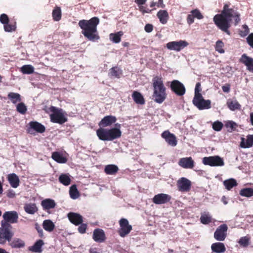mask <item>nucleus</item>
<instances>
[{"instance_id":"nucleus-1","label":"nucleus","mask_w":253,"mask_h":253,"mask_svg":"<svg viewBox=\"0 0 253 253\" xmlns=\"http://www.w3.org/2000/svg\"><path fill=\"white\" fill-rule=\"evenodd\" d=\"M240 14L234 8L230 7V4H225L220 14H216L213 17V21L216 26L228 35L231 33L229 29L231 27L232 18H234L235 25L240 21Z\"/></svg>"},{"instance_id":"nucleus-2","label":"nucleus","mask_w":253,"mask_h":253,"mask_svg":"<svg viewBox=\"0 0 253 253\" xmlns=\"http://www.w3.org/2000/svg\"><path fill=\"white\" fill-rule=\"evenodd\" d=\"M99 23V19L93 17L89 20H81L78 25L82 30V34L88 40L95 42L100 39L97 26Z\"/></svg>"},{"instance_id":"nucleus-3","label":"nucleus","mask_w":253,"mask_h":253,"mask_svg":"<svg viewBox=\"0 0 253 253\" xmlns=\"http://www.w3.org/2000/svg\"><path fill=\"white\" fill-rule=\"evenodd\" d=\"M153 87V98L155 102L161 104L167 98L166 88L161 77L155 76L152 79Z\"/></svg>"},{"instance_id":"nucleus-4","label":"nucleus","mask_w":253,"mask_h":253,"mask_svg":"<svg viewBox=\"0 0 253 253\" xmlns=\"http://www.w3.org/2000/svg\"><path fill=\"white\" fill-rule=\"evenodd\" d=\"M121 125L117 123L115 127L111 128H99L96 130V135L99 139L102 141H112L121 137L122 131Z\"/></svg>"},{"instance_id":"nucleus-5","label":"nucleus","mask_w":253,"mask_h":253,"mask_svg":"<svg viewBox=\"0 0 253 253\" xmlns=\"http://www.w3.org/2000/svg\"><path fill=\"white\" fill-rule=\"evenodd\" d=\"M12 227L8 223H2L0 228V244L4 245L6 241L10 242L14 236Z\"/></svg>"},{"instance_id":"nucleus-6","label":"nucleus","mask_w":253,"mask_h":253,"mask_svg":"<svg viewBox=\"0 0 253 253\" xmlns=\"http://www.w3.org/2000/svg\"><path fill=\"white\" fill-rule=\"evenodd\" d=\"M49 110L53 113L50 115L51 122L62 125L67 122L68 119L63 113L62 109H58L54 106H51Z\"/></svg>"},{"instance_id":"nucleus-7","label":"nucleus","mask_w":253,"mask_h":253,"mask_svg":"<svg viewBox=\"0 0 253 253\" xmlns=\"http://www.w3.org/2000/svg\"><path fill=\"white\" fill-rule=\"evenodd\" d=\"M193 104L200 110L208 109L211 108V101L210 100H205L202 94L196 95L193 99Z\"/></svg>"},{"instance_id":"nucleus-8","label":"nucleus","mask_w":253,"mask_h":253,"mask_svg":"<svg viewBox=\"0 0 253 253\" xmlns=\"http://www.w3.org/2000/svg\"><path fill=\"white\" fill-rule=\"evenodd\" d=\"M203 163L211 167L223 166L224 165L223 159L218 156L205 157L203 159Z\"/></svg>"},{"instance_id":"nucleus-9","label":"nucleus","mask_w":253,"mask_h":253,"mask_svg":"<svg viewBox=\"0 0 253 253\" xmlns=\"http://www.w3.org/2000/svg\"><path fill=\"white\" fill-rule=\"evenodd\" d=\"M170 88L171 91L177 96H183L186 92V89L184 84L176 80L171 82Z\"/></svg>"},{"instance_id":"nucleus-10","label":"nucleus","mask_w":253,"mask_h":253,"mask_svg":"<svg viewBox=\"0 0 253 253\" xmlns=\"http://www.w3.org/2000/svg\"><path fill=\"white\" fill-rule=\"evenodd\" d=\"M120 228L118 230L120 236L124 237L132 230V226L129 224L128 220L126 218H121L119 221Z\"/></svg>"},{"instance_id":"nucleus-11","label":"nucleus","mask_w":253,"mask_h":253,"mask_svg":"<svg viewBox=\"0 0 253 253\" xmlns=\"http://www.w3.org/2000/svg\"><path fill=\"white\" fill-rule=\"evenodd\" d=\"M192 183L185 177H181L177 181L176 186L178 190L182 192H187L191 188Z\"/></svg>"},{"instance_id":"nucleus-12","label":"nucleus","mask_w":253,"mask_h":253,"mask_svg":"<svg viewBox=\"0 0 253 253\" xmlns=\"http://www.w3.org/2000/svg\"><path fill=\"white\" fill-rule=\"evenodd\" d=\"M189 43L185 41H173L168 42L167 44L168 49L176 51H180L181 50L187 46Z\"/></svg>"},{"instance_id":"nucleus-13","label":"nucleus","mask_w":253,"mask_h":253,"mask_svg":"<svg viewBox=\"0 0 253 253\" xmlns=\"http://www.w3.org/2000/svg\"><path fill=\"white\" fill-rule=\"evenodd\" d=\"M228 227L226 224L220 225L214 233V238L217 241H223L226 237V232Z\"/></svg>"},{"instance_id":"nucleus-14","label":"nucleus","mask_w":253,"mask_h":253,"mask_svg":"<svg viewBox=\"0 0 253 253\" xmlns=\"http://www.w3.org/2000/svg\"><path fill=\"white\" fill-rule=\"evenodd\" d=\"M3 218L4 221H1L2 223H17L18 218V215L15 211H6L3 214Z\"/></svg>"},{"instance_id":"nucleus-15","label":"nucleus","mask_w":253,"mask_h":253,"mask_svg":"<svg viewBox=\"0 0 253 253\" xmlns=\"http://www.w3.org/2000/svg\"><path fill=\"white\" fill-rule=\"evenodd\" d=\"M162 138L165 139V141L169 145L171 146H175L177 145V140L176 136L170 133L169 130L164 131L161 134Z\"/></svg>"},{"instance_id":"nucleus-16","label":"nucleus","mask_w":253,"mask_h":253,"mask_svg":"<svg viewBox=\"0 0 253 253\" xmlns=\"http://www.w3.org/2000/svg\"><path fill=\"white\" fill-rule=\"evenodd\" d=\"M116 121L117 118L114 116H106L99 122L98 126L99 128H105L107 126H111L113 124L115 123Z\"/></svg>"},{"instance_id":"nucleus-17","label":"nucleus","mask_w":253,"mask_h":253,"mask_svg":"<svg viewBox=\"0 0 253 253\" xmlns=\"http://www.w3.org/2000/svg\"><path fill=\"white\" fill-rule=\"evenodd\" d=\"M178 164L184 169H192L194 167L195 162L192 157H185L180 158Z\"/></svg>"},{"instance_id":"nucleus-18","label":"nucleus","mask_w":253,"mask_h":253,"mask_svg":"<svg viewBox=\"0 0 253 253\" xmlns=\"http://www.w3.org/2000/svg\"><path fill=\"white\" fill-rule=\"evenodd\" d=\"M171 199L170 196L164 193L156 195L153 198V202L156 204L161 205L167 203Z\"/></svg>"},{"instance_id":"nucleus-19","label":"nucleus","mask_w":253,"mask_h":253,"mask_svg":"<svg viewBox=\"0 0 253 253\" xmlns=\"http://www.w3.org/2000/svg\"><path fill=\"white\" fill-rule=\"evenodd\" d=\"M239 62L244 64L250 72L253 73V58L243 54L239 59Z\"/></svg>"},{"instance_id":"nucleus-20","label":"nucleus","mask_w":253,"mask_h":253,"mask_svg":"<svg viewBox=\"0 0 253 253\" xmlns=\"http://www.w3.org/2000/svg\"><path fill=\"white\" fill-rule=\"evenodd\" d=\"M92 238L96 242L102 243L104 242L106 236L104 231L100 228L94 229L93 232Z\"/></svg>"},{"instance_id":"nucleus-21","label":"nucleus","mask_w":253,"mask_h":253,"mask_svg":"<svg viewBox=\"0 0 253 253\" xmlns=\"http://www.w3.org/2000/svg\"><path fill=\"white\" fill-rule=\"evenodd\" d=\"M68 217L70 222L75 225H80L83 221L82 216L77 213L70 212Z\"/></svg>"},{"instance_id":"nucleus-22","label":"nucleus","mask_w":253,"mask_h":253,"mask_svg":"<svg viewBox=\"0 0 253 253\" xmlns=\"http://www.w3.org/2000/svg\"><path fill=\"white\" fill-rule=\"evenodd\" d=\"M7 179L12 187L16 188L19 185V178L15 173L8 174L7 176Z\"/></svg>"},{"instance_id":"nucleus-23","label":"nucleus","mask_w":253,"mask_h":253,"mask_svg":"<svg viewBox=\"0 0 253 253\" xmlns=\"http://www.w3.org/2000/svg\"><path fill=\"white\" fill-rule=\"evenodd\" d=\"M253 145V134H249L247 136L246 139L244 137L241 138L240 147L243 148H249Z\"/></svg>"},{"instance_id":"nucleus-24","label":"nucleus","mask_w":253,"mask_h":253,"mask_svg":"<svg viewBox=\"0 0 253 253\" xmlns=\"http://www.w3.org/2000/svg\"><path fill=\"white\" fill-rule=\"evenodd\" d=\"M30 128L37 132L42 133L45 131V126L37 121H32L29 123Z\"/></svg>"},{"instance_id":"nucleus-25","label":"nucleus","mask_w":253,"mask_h":253,"mask_svg":"<svg viewBox=\"0 0 253 253\" xmlns=\"http://www.w3.org/2000/svg\"><path fill=\"white\" fill-rule=\"evenodd\" d=\"M44 242L42 240H38L32 246L29 247L28 250L34 253H41L42 252V247Z\"/></svg>"},{"instance_id":"nucleus-26","label":"nucleus","mask_w":253,"mask_h":253,"mask_svg":"<svg viewBox=\"0 0 253 253\" xmlns=\"http://www.w3.org/2000/svg\"><path fill=\"white\" fill-rule=\"evenodd\" d=\"M41 205L44 211H47L54 208L56 206V203L52 199H46L42 201Z\"/></svg>"},{"instance_id":"nucleus-27","label":"nucleus","mask_w":253,"mask_h":253,"mask_svg":"<svg viewBox=\"0 0 253 253\" xmlns=\"http://www.w3.org/2000/svg\"><path fill=\"white\" fill-rule=\"evenodd\" d=\"M211 249L213 252L215 253H223L226 251L224 244L220 242L213 243L211 246Z\"/></svg>"},{"instance_id":"nucleus-28","label":"nucleus","mask_w":253,"mask_h":253,"mask_svg":"<svg viewBox=\"0 0 253 253\" xmlns=\"http://www.w3.org/2000/svg\"><path fill=\"white\" fill-rule=\"evenodd\" d=\"M160 22L163 24H166L169 18L168 11L166 10H160L157 14Z\"/></svg>"},{"instance_id":"nucleus-29","label":"nucleus","mask_w":253,"mask_h":253,"mask_svg":"<svg viewBox=\"0 0 253 253\" xmlns=\"http://www.w3.org/2000/svg\"><path fill=\"white\" fill-rule=\"evenodd\" d=\"M24 209L26 212L30 214H34L38 211V208L35 203L25 204Z\"/></svg>"},{"instance_id":"nucleus-30","label":"nucleus","mask_w":253,"mask_h":253,"mask_svg":"<svg viewBox=\"0 0 253 253\" xmlns=\"http://www.w3.org/2000/svg\"><path fill=\"white\" fill-rule=\"evenodd\" d=\"M132 97L134 101L138 104L143 105L145 101L143 95L137 91H134L132 94Z\"/></svg>"},{"instance_id":"nucleus-31","label":"nucleus","mask_w":253,"mask_h":253,"mask_svg":"<svg viewBox=\"0 0 253 253\" xmlns=\"http://www.w3.org/2000/svg\"><path fill=\"white\" fill-rule=\"evenodd\" d=\"M119 170L118 167L115 165H108L105 166L104 172L107 174L114 175L118 172Z\"/></svg>"},{"instance_id":"nucleus-32","label":"nucleus","mask_w":253,"mask_h":253,"mask_svg":"<svg viewBox=\"0 0 253 253\" xmlns=\"http://www.w3.org/2000/svg\"><path fill=\"white\" fill-rule=\"evenodd\" d=\"M223 185L227 190H230L234 187L237 186L238 183L235 179L231 178L224 180Z\"/></svg>"},{"instance_id":"nucleus-33","label":"nucleus","mask_w":253,"mask_h":253,"mask_svg":"<svg viewBox=\"0 0 253 253\" xmlns=\"http://www.w3.org/2000/svg\"><path fill=\"white\" fill-rule=\"evenodd\" d=\"M9 243L12 248H21L24 247L25 245L24 242L18 238H15Z\"/></svg>"},{"instance_id":"nucleus-34","label":"nucleus","mask_w":253,"mask_h":253,"mask_svg":"<svg viewBox=\"0 0 253 253\" xmlns=\"http://www.w3.org/2000/svg\"><path fill=\"white\" fill-rule=\"evenodd\" d=\"M52 16L55 21H59L61 20L62 12L60 7L56 6L54 7L52 12Z\"/></svg>"},{"instance_id":"nucleus-35","label":"nucleus","mask_w":253,"mask_h":253,"mask_svg":"<svg viewBox=\"0 0 253 253\" xmlns=\"http://www.w3.org/2000/svg\"><path fill=\"white\" fill-rule=\"evenodd\" d=\"M122 71L118 67H113L109 70V76L111 77L120 78L122 75Z\"/></svg>"},{"instance_id":"nucleus-36","label":"nucleus","mask_w":253,"mask_h":253,"mask_svg":"<svg viewBox=\"0 0 253 253\" xmlns=\"http://www.w3.org/2000/svg\"><path fill=\"white\" fill-rule=\"evenodd\" d=\"M42 227L46 231L51 232L54 230L55 225L51 220L46 219L44 220L42 223Z\"/></svg>"},{"instance_id":"nucleus-37","label":"nucleus","mask_w":253,"mask_h":253,"mask_svg":"<svg viewBox=\"0 0 253 253\" xmlns=\"http://www.w3.org/2000/svg\"><path fill=\"white\" fill-rule=\"evenodd\" d=\"M227 105L229 109L231 111L236 110H240L241 109V105L237 100H228Z\"/></svg>"},{"instance_id":"nucleus-38","label":"nucleus","mask_w":253,"mask_h":253,"mask_svg":"<svg viewBox=\"0 0 253 253\" xmlns=\"http://www.w3.org/2000/svg\"><path fill=\"white\" fill-rule=\"evenodd\" d=\"M59 181L65 186H68L70 184L71 179L68 174L62 173L59 177Z\"/></svg>"},{"instance_id":"nucleus-39","label":"nucleus","mask_w":253,"mask_h":253,"mask_svg":"<svg viewBox=\"0 0 253 253\" xmlns=\"http://www.w3.org/2000/svg\"><path fill=\"white\" fill-rule=\"evenodd\" d=\"M51 157L54 161L59 163H65L67 162L66 158L58 152H53Z\"/></svg>"},{"instance_id":"nucleus-40","label":"nucleus","mask_w":253,"mask_h":253,"mask_svg":"<svg viewBox=\"0 0 253 253\" xmlns=\"http://www.w3.org/2000/svg\"><path fill=\"white\" fill-rule=\"evenodd\" d=\"M124 33L122 31H119L116 33H111L110 34V39L115 43H119L121 42V37Z\"/></svg>"},{"instance_id":"nucleus-41","label":"nucleus","mask_w":253,"mask_h":253,"mask_svg":"<svg viewBox=\"0 0 253 253\" xmlns=\"http://www.w3.org/2000/svg\"><path fill=\"white\" fill-rule=\"evenodd\" d=\"M7 97L13 104H16L21 100V95L18 93L9 92Z\"/></svg>"},{"instance_id":"nucleus-42","label":"nucleus","mask_w":253,"mask_h":253,"mask_svg":"<svg viewBox=\"0 0 253 253\" xmlns=\"http://www.w3.org/2000/svg\"><path fill=\"white\" fill-rule=\"evenodd\" d=\"M69 194L70 197L73 199H76L80 196V193L76 185H73L70 188Z\"/></svg>"},{"instance_id":"nucleus-43","label":"nucleus","mask_w":253,"mask_h":253,"mask_svg":"<svg viewBox=\"0 0 253 253\" xmlns=\"http://www.w3.org/2000/svg\"><path fill=\"white\" fill-rule=\"evenodd\" d=\"M240 195L243 197H251L253 196V188H244L240 191Z\"/></svg>"},{"instance_id":"nucleus-44","label":"nucleus","mask_w":253,"mask_h":253,"mask_svg":"<svg viewBox=\"0 0 253 253\" xmlns=\"http://www.w3.org/2000/svg\"><path fill=\"white\" fill-rule=\"evenodd\" d=\"M20 71L25 74H31L34 72V68L31 65H25L21 68Z\"/></svg>"},{"instance_id":"nucleus-45","label":"nucleus","mask_w":253,"mask_h":253,"mask_svg":"<svg viewBox=\"0 0 253 253\" xmlns=\"http://www.w3.org/2000/svg\"><path fill=\"white\" fill-rule=\"evenodd\" d=\"M250 242V238L248 236L242 237L238 241L239 245L243 247H247L249 245Z\"/></svg>"},{"instance_id":"nucleus-46","label":"nucleus","mask_w":253,"mask_h":253,"mask_svg":"<svg viewBox=\"0 0 253 253\" xmlns=\"http://www.w3.org/2000/svg\"><path fill=\"white\" fill-rule=\"evenodd\" d=\"M16 110L21 114H25L27 110V106L23 102H20L16 106Z\"/></svg>"},{"instance_id":"nucleus-47","label":"nucleus","mask_w":253,"mask_h":253,"mask_svg":"<svg viewBox=\"0 0 253 253\" xmlns=\"http://www.w3.org/2000/svg\"><path fill=\"white\" fill-rule=\"evenodd\" d=\"M4 30L6 32H11L12 31H14L16 30V22H14L13 24L7 23L4 25L3 26Z\"/></svg>"},{"instance_id":"nucleus-48","label":"nucleus","mask_w":253,"mask_h":253,"mask_svg":"<svg viewBox=\"0 0 253 253\" xmlns=\"http://www.w3.org/2000/svg\"><path fill=\"white\" fill-rule=\"evenodd\" d=\"M225 126L226 128H229L228 129V131L232 132L236 129L237 124L232 121H228L226 123Z\"/></svg>"},{"instance_id":"nucleus-49","label":"nucleus","mask_w":253,"mask_h":253,"mask_svg":"<svg viewBox=\"0 0 253 253\" xmlns=\"http://www.w3.org/2000/svg\"><path fill=\"white\" fill-rule=\"evenodd\" d=\"M223 46H224L223 42L221 41L218 40L216 42L215 50L217 51H218L219 53H223L225 52V51L223 48Z\"/></svg>"},{"instance_id":"nucleus-50","label":"nucleus","mask_w":253,"mask_h":253,"mask_svg":"<svg viewBox=\"0 0 253 253\" xmlns=\"http://www.w3.org/2000/svg\"><path fill=\"white\" fill-rule=\"evenodd\" d=\"M200 221L204 224H208L211 222V218L207 214H203L201 216Z\"/></svg>"},{"instance_id":"nucleus-51","label":"nucleus","mask_w":253,"mask_h":253,"mask_svg":"<svg viewBox=\"0 0 253 253\" xmlns=\"http://www.w3.org/2000/svg\"><path fill=\"white\" fill-rule=\"evenodd\" d=\"M212 126L213 130L216 131H219L223 128V125L221 122L217 121L212 124Z\"/></svg>"},{"instance_id":"nucleus-52","label":"nucleus","mask_w":253,"mask_h":253,"mask_svg":"<svg viewBox=\"0 0 253 253\" xmlns=\"http://www.w3.org/2000/svg\"><path fill=\"white\" fill-rule=\"evenodd\" d=\"M190 13L194 16V18H196L198 19H202L204 17L198 9L192 10Z\"/></svg>"},{"instance_id":"nucleus-53","label":"nucleus","mask_w":253,"mask_h":253,"mask_svg":"<svg viewBox=\"0 0 253 253\" xmlns=\"http://www.w3.org/2000/svg\"><path fill=\"white\" fill-rule=\"evenodd\" d=\"M150 7H153L156 6L158 7L164 8L165 5L164 4L163 0H158V2L152 1L150 4Z\"/></svg>"},{"instance_id":"nucleus-54","label":"nucleus","mask_w":253,"mask_h":253,"mask_svg":"<svg viewBox=\"0 0 253 253\" xmlns=\"http://www.w3.org/2000/svg\"><path fill=\"white\" fill-rule=\"evenodd\" d=\"M0 22L3 25L7 24L9 22V18L8 16L4 13H3L0 16Z\"/></svg>"},{"instance_id":"nucleus-55","label":"nucleus","mask_w":253,"mask_h":253,"mask_svg":"<svg viewBox=\"0 0 253 253\" xmlns=\"http://www.w3.org/2000/svg\"><path fill=\"white\" fill-rule=\"evenodd\" d=\"M242 27H243V29H244V31H241L240 34L242 37H245L249 33V28H248V26L246 25H243L242 26Z\"/></svg>"},{"instance_id":"nucleus-56","label":"nucleus","mask_w":253,"mask_h":253,"mask_svg":"<svg viewBox=\"0 0 253 253\" xmlns=\"http://www.w3.org/2000/svg\"><path fill=\"white\" fill-rule=\"evenodd\" d=\"M154 9H155V8H153V9H149L147 7L141 5L139 6V10L140 11H141L143 13H151L152 11Z\"/></svg>"},{"instance_id":"nucleus-57","label":"nucleus","mask_w":253,"mask_h":253,"mask_svg":"<svg viewBox=\"0 0 253 253\" xmlns=\"http://www.w3.org/2000/svg\"><path fill=\"white\" fill-rule=\"evenodd\" d=\"M80 224V226H79V227H78V231L80 233L84 234L86 231L87 228V225L86 224L82 223Z\"/></svg>"},{"instance_id":"nucleus-58","label":"nucleus","mask_w":253,"mask_h":253,"mask_svg":"<svg viewBox=\"0 0 253 253\" xmlns=\"http://www.w3.org/2000/svg\"><path fill=\"white\" fill-rule=\"evenodd\" d=\"M201 91V84L200 83H197L196 84L195 88V95L196 96V95L201 94L200 92Z\"/></svg>"},{"instance_id":"nucleus-59","label":"nucleus","mask_w":253,"mask_h":253,"mask_svg":"<svg viewBox=\"0 0 253 253\" xmlns=\"http://www.w3.org/2000/svg\"><path fill=\"white\" fill-rule=\"evenodd\" d=\"M247 41L248 44L253 48V33H251L249 35L247 38Z\"/></svg>"},{"instance_id":"nucleus-60","label":"nucleus","mask_w":253,"mask_h":253,"mask_svg":"<svg viewBox=\"0 0 253 253\" xmlns=\"http://www.w3.org/2000/svg\"><path fill=\"white\" fill-rule=\"evenodd\" d=\"M145 31L147 33L151 32L153 30V26L151 24H147L144 27Z\"/></svg>"},{"instance_id":"nucleus-61","label":"nucleus","mask_w":253,"mask_h":253,"mask_svg":"<svg viewBox=\"0 0 253 253\" xmlns=\"http://www.w3.org/2000/svg\"><path fill=\"white\" fill-rule=\"evenodd\" d=\"M187 23L189 25H191V24H192L194 22V16L192 14H189L187 16Z\"/></svg>"},{"instance_id":"nucleus-62","label":"nucleus","mask_w":253,"mask_h":253,"mask_svg":"<svg viewBox=\"0 0 253 253\" xmlns=\"http://www.w3.org/2000/svg\"><path fill=\"white\" fill-rule=\"evenodd\" d=\"M6 195L9 198H13L15 197V193L12 190H8L6 192Z\"/></svg>"},{"instance_id":"nucleus-63","label":"nucleus","mask_w":253,"mask_h":253,"mask_svg":"<svg viewBox=\"0 0 253 253\" xmlns=\"http://www.w3.org/2000/svg\"><path fill=\"white\" fill-rule=\"evenodd\" d=\"M230 85L229 84H227L225 85H223L222 86V89L223 92H229L230 91Z\"/></svg>"},{"instance_id":"nucleus-64","label":"nucleus","mask_w":253,"mask_h":253,"mask_svg":"<svg viewBox=\"0 0 253 253\" xmlns=\"http://www.w3.org/2000/svg\"><path fill=\"white\" fill-rule=\"evenodd\" d=\"M36 229H37L40 237H42L43 236V232L42 229L38 225H36Z\"/></svg>"}]
</instances>
